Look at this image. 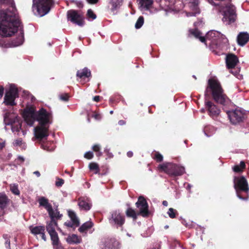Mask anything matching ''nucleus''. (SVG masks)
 I'll return each mask as SVG.
<instances>
[{
  "mask_svg": "<svg viewBox=\"0 0 249 249\" xmlns=\"http://www.w3.org/2000/svg\"><path fill=\"white\" fill-rule=\"evenodd\" d=\"M50 217H51V220H55V219H59L61 218L62 215L59 213V212L57 210H53L51 208V210L48 212Z\"/></svg>",
  "mask_w": 249,
  "mask_h": 249,
  "instance_id": "25",
  "label": "nucleus"
},
{
  "mask_svg": "<svg viewBox=\"0 0 249 249\" xmlns=\"http://www.w3.org/2000/svg\"><path fill=\"white\" fill-rule=\"evenodd\" d=\"M118 124L120 125H123L124 124H125V122L124 121V120H120L119 122H118Z\"/></svg>",
  "mask_w": 249,
  "mask_h": 249,
  "instance_id": "54",
  "label": "nucleus"
},
{
  "mask_svg": "<svg viewBox=\"0 0 249 249\" xmlns=\"http://www.w3.org/2000/svg\"><path fill=\"white\" fill-rule=\"evenodd\" d=\"M137 207L139 209V213L143 216H146L148 214V205L145 199L140 196L138 201L136 203Z\"/></svg>",
  "mask_w": 249,
  "mask_h": 249,
  "instance_id": "15",
  "label": "nucleus"
},
{
  "mask_svg": "<svg viewBox=\"0 0 249 249\" xmlns=\"http://www.w3.org/2000/svg\"><path fill=\"white\" fill-rule=\"evenodd\" d=\"M8 200V199L5 194L0 193V208L1 209H4L6 207Z\"/></svg>",
  "mask_w": 249,
  "mask_h": 249,
  "instance_id": "29",
  "label": "nucleus"
},
{
  "mask_svg": "<svg viewBox=\"0 0 249 249\" xmlns=\"http://www.w3.org/2000/svg\"><path fill=\"white\" fill-rule=\"evenodd\" d=\"M209 2L211 4L215 5L219 12L222 13L223 16L222 20L224 22H226V24H230L235 21L236 14L235 7L233 5L228 4L226 5L225 6H223L222 4H216L213 0H209Z\"/></svg>",
  "mask_w": 249,
  "mask_h": 249,
  "instance_id": "3",
  "label": "nucleus"
},
{
  "mask_svg": "<svg viewBox=\"0 0 249 249\" xmlns=\"http://www.w3.org/2000/svg\"><path fill=\"white\" fill-rule=\"evenodd\" d=\"M100 98L99 96H95L93 97V100L95 102H98L100 100Z\"/></svg>",
  "mask_w": 249,
  "mask_h": 249,
  "instance_id": "52",
  "label": "nucleus"
},
{
  "mask_svg": "<svg viewBox=\"0 0 249 249\" xmlns=\"http://www.w3.org/2000/svg\"><path fill=\"white\" fill-rule=\"evenodd\" d=\"M18 97V91L17 88L14 85H11L8 91L6 92L4 96V103L6 105H15V100Z\"/></svg>",
  "mask_w": 249,
  "mask_h": 249,
  "instance_id": "12",
  "label": "nucleus"
},
{
  "mask_svg": "<svg viewBox=\"0 0 249 249\" xmlns=\"http://www.w3.org/2000/svg\"><path fill=\"white\" fill-rule=\"evenodd\" d=\"M81 6H82V4L80 3V5H79L78 6H79V7H80Z\"/></svg>",
  "mask_w": 249,
  "mask_h": 249,
  "instance_id": "62",
  "label": "nucleus"
},
{
  "mask_svg": "<svg viewBox=\"0 0 249 249\" xmlns=\"http://www.w3.org/2000/svg\"><path fill=\"white\" fill-rule=\"evenodd\" d=\"M23 117L26 123L30 126L33 125L35 121L39 122L40 125L34 128L35 135L37 139H42L48 136V127L45 125L50 123L51 113L43 108L37 112L30 109L24 111Z\"/></svg>",
  "mask_w": 249,
  "mask_h": 249,
  "instance_id": "2",
  "label": "nucleus"
},
{
  "mask_svg": "<svg viewBox=\"0 0 249 249\" xmlns=\"http://www.w3.org/2000/svg\"><path fill=\"white\" fill-rule=\"evenodd\" d=\"M22 132H23V135L25 134V132L24 131H23Z\"/></svg>",
  "mask_w": 249,
  "mask_h": 249,
  "instance_id": "63",
  "label": "nucleus"
},
{
  "mask_svg": "<svg viewBox=\"0 0 249 249\" xmlns=\"http://www.w3.org/2000/svg\"><path fill=\"white\" fill-rule=\"evenodd\" d=\"M64 181L63 179L58 178L55 182V185L57 187H61L64 184Z\"/></svg>",
  "mask_w": 249,
  "mask_h": 249,
  "instance_id": "45",
  "label": "nucleus"
},
{
  "mask_svg": "<svg viewBox=\"0 0 249 249\" xmlns=\"http://www.w3.org/2000/svg\"><path fill=\"white\" fill-rule=\"evenodd\" d=\"M68 213L71 220L65 222L64 225L68 228H71L74 229L79 226V220L76 213L73 211L68 210Z\"/></svg>",
  "mask_w": 249,
  "mask_h": 249,
  "instance_id": "16",
  "label": "nucleus"
},
{
  "mask_svg": "<svg viewBox=\"0 0 249 249\" xmlns=\"http://www.w3.org/2000/svg\"><path fill=\"white\" fill-rule=\"evenodd\" d=\"M53 4V0H33L32 10L35 15L41 17L49 13Z\"/></svg>",
  "mask_w": 249,
  "mask_h": 249,
  "instance_id": "4",
  "label": "nucleus"
},
{
  "mask_svg": "<svg viewBox=\"0 0 249 249\" xmlns=\"http://www.w3.org/2000/svg\"><path fill=\"white\" fill-rule=\"evenodd\" d=\"M143 22H144L143 18L142 16L140 17L135 24V28L136 29L140 28L143 25Z\"/></svg>",
  "mask_w": 249,
  "mask_h": 249,
  "instance_id": "37",
  "label": "nucleus"
},
{
  "mask_svg": "<svg viewBox=\"0 0 249 249\" xmlns=\"http://www.w3.org/2000/svg\"><path fill=\"white\" fill-rule=\"evenodd\" d=\"M23 42V35L22 32L20 33V35L18 38V41H13L12 42V45L13 47H17L21 45Z\"/></svg>",
  "mask_w": 249,
  "mask_h": 249,
  "instance_id": "33",
  "label": "nucleus"
},
{
  "mask_svg": "<svg viewBox=\"0 0 249 249\" xmlns=\"http://www.w3.org/2000/svg\"><path fill=\"white\" fill-rule=\"evenodd\" d=\"M46 149L47 150H48V151L50 150V149H49V148H46Z\"/></svg>",
  "mask_w": 249,
  "mask_h": 249,
  "instance_id": "64",
  "label": "nucleus"
},
{
  "mask_svg": "<svg viewBox=\"0 0 249 249\" xmlns=\"http://www.w3.org/2000/svg\"><path fill=\"white\" fill-rule=\"evenodd\" d=\"M204 37L205 41L210 40L211 44L215 45L219 48L228 42V39L224 35L214 30L208 32Z\"/></svg>",
  "mask_w": 249,
  "mask_h": 249,
  "instance_id": "7",
  "label": "nucleus"
},
{
  "mask_svg": "<svg viewBox=\"0 0 249 249\" xmlns=\"http://www.w3.org/2000/svg\"><path fill=\"white\" fill-rule=\"evenodd\" d=\"M19 159L21 160L22 161L24 160V159L22 157H19Z\"/></svg>",
  "mask_w": 249,
  "mask_h": 249,
  "instance_id": "60",
  "label": "nucleus"
},
{
  "mask_svg": "<svg viewBox=\"0 0 249 249\" xmlns=\"http://www.w3.org/2000/svg\"><path fill=\"white\" fill-rule=\"evenodd\" d=\"M10 190L11 192L16 195H19L20 192L18 188V185L16 184L13 183L10 185Z\"/></svg>",
  "mask_w": 249,
  "mask_h": 249,
  "instance_id": "34",
  "label": "nucleus"
},
{
  "mask_svg": "<svg viewBox=\"0 0 249 249\" xmlns=\"http://www.w3.org/2000/svg\"><path fill=\"white\" fill-rule=\"evenodd\" d=\"M127 155L128 157H131L133 156V153L131 151H128L127 153Z\"/></svg>",
  "mask_w": 249,
  "mask_h": 249,
  "instance_id": "56",
  "label": "nucleus"
},
{
  "mask_svg": "<svg viewBox=\"0 0 249 249\" xmlns=\"http://www.w3.org/2000/svg\"><path fill=\"white\" fill-rule=\"evenodd\" d=\"M92 117L96 120H100L102 118V116L100 114L97 113H94L92 115Z\"/></svg>",
  "mask_w": 249,
  "mask_h": 249,
  "instance_id": "47",
  "label": "nucleus"
},
{
  "mask_svg": "<svg viewBox=\"0 0 249 249\" xmlns=\"http://www.w3.org/2000/svg\"><path fill=\"white\" fill-rule=\"evenodd\" d=\"M0 5L8 6L0 11V35L9 36L14 35L20 26L18 16L13 0H0Z\"/></svg>",
  "mask_w": 249,
  "mask_h": 249,
  "instance_id": "1",
  "label": "nucleus"
},
{
  "mask_svg": "<svg viewBox=\"0 0 249 249\" xmlns=\"http://www.w3.org/2000/svg\"><path fill=\"white\" fill-rule=\"evenodd\" d=\"M14 146H19L22 149H25L26 145L25 142H22L21 139L19 138L15 140L13 142Z\"/></svg>",
  "mask_w": 249,
  "mask_h": 249,
  "instance_id": "32",
  "label": "nucleus"
},
{
  "mask_svg": "<svg viewBox=\"0 0 249 249\" xmlns=\"http://www.w3.org/2000/svg\"><path fill=\"white\" fill-rule=\"evenodd\" d=\"M90 74V71L88 68H85L81 71H78L76 75L80 78H85L89 77Z\"/></svg>",
  "mask_w": 249,
  "mask_h": 249,
  "instance_id": "26",
  "label": "nucleus"
},
{
  "mask_svg": "<svg viewBox=\"0 0 249 249\" xmlns=\"http://www.w3.org/2000/svg\"><path fill=\"white\" fill-rule=\"evenodd\" d=\"M237 40L238 44L243 46L249 40V35L247 33H240L237 36Z\"/></svg>",
  "mask_w": 249,
  "mask_h": 249,
  "instance_id": "21",
  "label": "nucleus"
},
{
  "mask_svg": "<svg viewBox=\"0 0 249 249\" xmlns=\"http://www.w3.org/2000/svg\"><path fill=\"white\" fill-rule=\"evenodd\" d=\"M34 174H35V175H36L37 177H40V174L39 172V171H35V172H34Z\"/></svg>",
  "mask_w": 249,
  "mask_h": 249,
  "instance_id": "55",
  "label": "nucleus"
},
{
  "mask_svg": "<svg viewBox=\"0 0 249 249\" xmlns=\"http://www.w3.org/2000/svg\"><path fill=\"white\" fill-rule=\"evenodd\" d=\"M191 185L190 184H188L187 187V188L188 189H191Z\"/></svg>",
  "mask_w": 249,
  "mask_h": 249,
  "instance_id": "58",
  "label": "nucleus"
},
{
  "mask_svg": "<svg viewBox=\"0 0 249 249\" xmlns=\"http://www.w3.org/2000/svg\"><path fill=\"white\" fill-rule=\"evenodd\" d=\"M4 91V89L3 87L0 88V98H1L3 95Z\"/></svg>",
  "mask_w": 249,
  "mask_h": 249,
  "instance_id": "51",
  "label": "nucleus"
},
{
  "mask_svg": "<svg viewBox=\"0 0 249 249\" xmlns=\"http://www.w3.org/2000/svg\"><path fill=\"white\" fill-rule=\"evenodd\" d=\"M126 214L128 217H131L133 218L134 219H136L137 215L135 212L131 208H128L126 212Z\"/></svg>",
  "mask_w": 249,
  "mask_h": 249,
  "instance_id": "35",
  "label": "nucleus"
},
{
  "mask_svg": "<svg viewBox=\"0 0 249 249\" xmlns=\"http://www.w3.org/2000/svg\"><path fill=\"white\" fill-rule=\"evenodd\" d=\"M239 166L243 169L245 167V163L244 161H241L240 163Z\"/></svg>",
  "mask_w": 249,
  "mask_h": 249,
  "instance_id": "50",
  "label": "nucleus"
},
{
  "mask_svg": "<svg viewBox=\"0 0 249 249\" xmlns=\"http://www.w3.org/2000/svg\"><path fill=\"white\" fill-rule=\"evenodd\" d=\"M233 170L235 172H240L243 170V169L238 165L234 166L233 168Z\"/></svg>",
  "mask_w": 249,
  "mask_h": 249,
  "instance_id": "48",
  "label": "nucleus"
},
{
  "mask_svg": "<svg viewBox=\"0 0 249 249\" xmlns=\"http://www.w3.org/2000/svg\"><path fill=\"white\" fill-rule=\"evenodd\" d=\"M60 100L64 101H67L69 100V96L68 94H63L59 96Z\"/></svg>",
  "mask_w": 249,
  "mask_h": 249,
  "instance_id": "44",
  "label": "nucleus"
},
{
  "mask_svg": "<svg viewBox=\"0 0 249 249\" xmlns=\"http://www.w3.org/2000/svg\"><path fill=\"white\" fill-rule=\"evenodd\" d=\"M40 235H41V238L43 240H44V241H46V236L45 235V233H44V231L43 232V233H41L40 234Z\"/></svg>",
  "mask_w": 249,
  "mask_h": 249,
  "instance_id": "53",
  "label": "nucleus"
},
{
  "mask_svg": "<svg viewBox=\"0 0 249 249\" xmlns=\"http://www.w3.org/2000/svg\"><path fill=\"white\" fill-rule=\"evenodd\" d=\"M162 204L163 206H167L168 205V202L167 201L164 200L162 202Z\"/></svg>",
  "mask_w": 249,
  "mask_h": 249,
  "instance_id": "57",
  "label": "nucleus"
},
{
  "mask_svg": "<svg viewBox=\"0 0 249 249\" xmlns=\"http://www.w3.org/2000/svg\"><path fill=\"white\" fill-rule=\"evenodd\" d=\"M87 16L88 18H91V20L95 19L96 18V16L91 9L88 10Z\"/></svg>",
  "mask_w": 249,
  "mask_h": 249,
  "instance_id": "42",
  "label": "nucleus"
},
{
  "mask_svg": "<svg viewBox=\"0 0 249 249\" xmlns=\"http://www.w3.org/2000/svg\"><path fill=\"white\" fill-rule=\"evenodd\" d=\"M89 168L91 170L95 171V173H97L99 171L98 165L96 163H90L89 164Z\"/></svg>",
  "mask_w": 249,
  "mask_h": 249,
  "instance_id": "39",
  "label": "nucleus"
},
{
  "mask_svg": "<svg viewBox=\"0 0 249 249\" xmlns=\"http://www.w3.org/2000/svg\"><path fill=\"white\" fill-rule=\"evenodd\" d=\"M81 241V238L74 234L69 235L67 238V242L70 244H77Z\"/></svg>",
  "mask_w": 249,
  "mask_h": 249,
  "instance_id": "22",
  "label": "nucleus"
},
{
  "mask_svg": "<svg viewBox=\"0 0 249 249\" xmlns=\"http://www.w3.org/2000/svg\"><path fill=\"white\" fill-rule=\"evenodd\" d=\"M123 0H110L109 3L111 5V10L114 12L121 5Z\"/></svg>",
  "mask_w": 249,
  "mask_h": 249,
  "instance_id": "28",
  "label": "nucleus"
},
{
  "mask_svg": "<svg viewBox=\"0 0 249 249\" xmlns=\"http://www.w3.org/2000/svg\"><path fill=\"white\" fill-rule=\"evenodd\" d=\"M67 18L69 20L79 26H83L85 24L84 15L80 11L69 10L67 12Z\"/></svg>",
  "mask_w": 249,
  "mask_h": 249,
  "instance_id": "11",
  "label": "nucleus"
},
{
  "mask_svg": "<svg viewBox=\"0 0 249 249\" xmlns=\"http://www.w3.org/2000/svg\"><path fill=\"white\" fill-rule=\"evenodd\" d=\"M206 131H207V127H206V128H205L204 131H205V135H206L207 136L209 137V135H208L206 134Z\"/></svg>",
  "mask_w": 249,
  "mask_h": 249,
  "instance_id": "59",
  "label": "nucleus"
},
{
  "mask_svg": "<svg viewBox=\"0 0 249 249\" xmlns=\"http://www.w3.org/2000/svg\"><path fill=\"white\" fill-rule=\"evenodd\" d=\"M191 34L196 38H198L202 42H205V38L202 36V34L197 30H194L191 32Z\"/></svg>",
  "mask_w": 249,
  "mask_h": 249,
  "instance_id": "31",
  "label": "nucleus"
},
{
  "mask_svg": "<svg viewBox=\"0 0 249 249\" xmlns=\"http://www.w3.org/2000/svg\"><path fill=\"white\" fill-rule=\"evenodd\" d=\"M198 0H191L189 4L190 9L193 11L190 13H187V17L196 16L197 14H199L200 11L198 7Z\"/></svg>",
  "mask_w": 249,
  "mask_h": 249,
  "instance_id": "18",
  "label": "nucleus"
},
{
  "mask_svg": "<svg viewBox=\"0 0 249 249\" xmlns=\"http://www.w3.org/2000/svg\"><path fill=\"white\" fill-rule=\"evenodd\" d=\"M167 213L171 218H174L176 216L177 211L175 209L170 208L169 209Z\"/></svg>",
  "mask_w": 249,
  "mask_h": 249,
  "instance_id": "38",
  "label": "nucleus"
},
{
  "mask_svg": "<svg viewBox=\"0 0 249 249\" xmlns=\"http://www.w3.org/2000/svg\"><path fill=\"white\" fill-rule=\"evenodd\" d=\"M31 232L34 235L40 234L45 231L44 227L41 226L33 227L31 226L29 227Z\"/></svg>",
  "mask_w": 249,
  "mask_h": 249,
  "instance_id": "27",
  "label": "nucleus"
},
{
  "mask_svg": "<svg viewBox=\"0 0 249 249\" xmlns=\"http://www.w3.org/2000/svg\"><path fill=\"white\" fill-rule=\"evenodd\" d=\"M78 205L81 210L89 211L90 209L92 204L88 198L82 197L78 199Z\"/></svg>",
  "mask_w": 249,
  "mask_h": 249,
  "instance_id": "17",
  "label": "nucleus"
},
{
  "mask_svg": "<svg viewBox=\"0 0 249 249\" xmlns=\"http://www.w3.org/2000/svg\"><path fill=\"white\" fill-rule=\"evenodd\" d=\"M154 159L158 162H160L163 160V156L159 152H156L155 154Z\"/></svg>",
  "mask_w": 249,
  "mask_h": 249,
  "instance_id": "43",
  "label": "nucleus"
},
{
  "mask_svg": "<svg viewBox=\"0 0 249 249\" xmlns=\"http://www.w3.org/2000/svg\"><path fill=\"white\" fill-rule=\"evenodd\" d=\"M99 0H87L88 3L91 4H96L98 2Z\"/></svg>",
  "mask_w": 249,
  "mask_h": 249,
  "instance_id": "49",
  "label": "nucleus"
},
{
  "mask_svg": "<svg viewBox=\"0 0 249 249\" xmlns=\"http://www.w3.org/2000/svg\"><path fill=\"white\" fill-rule=\"evenodd\" d=\"M158 168L170 176H181L185 172L184 167L170 162L160 164Z\"/></svg>",
  "mask_w": 249,
  "mask_h": 249,
  "instance_id": "6",
  "label": "nucleus"
},
{
  "mask_svg": "<svg viewBox=\"0 0 249 249\" xmlns=\"http://www.w3.org/2000/svg\"><path fill=\"white\" fill-rule=\"evenodd\" d=\"M206 106L211 116H217L219 114L220 109L211 102H206Z\"/></svg>",
  "mask_w": 249,
  "mask_h": 249,
  "instance_id": "20",
  "label": "nucleus"
},
{
  "mask_svg": "<svg viewBox=\"0 0 249 249\" xmlns=\"http://www.w3.org/2000/svg\"><path fill=\"white\" fill-rule=\"evenodd\" d=\"M38 201L39 205L44 207L48 212L51 210L52 206L51 204L49 203L48 199L44 197H41L38 199Z\"/></svg>",
  "mask_w": 249,
  "mask_h": 249,
  "instance_id": "23",
  "label": "nucleus"
},
{
  "mask_svg": "<svg viewBox=\"0 0 249 249\" xmlns=\"http://www.w3.org/2000/svg\"><path fill=\"white\" fill-rule=\"evenodd\" d=\"M140 7L146 10L149 9L153 3V0H138Z\"/></svg>",
  "mask_w": 249,
  "mask_h": 249,
  "instance_id": "24",
  "label": "nucleus"
},
{
  "mask_svg": "<svg viewBox=\"0 0 249 249\" xmlns=\"http://www.w3.org/2000/svg\"><path fill=\"white\" fill-rule=\"evenodd\" d=\"M46 230L49 233L54 248L59 249V240L58 234L55 231L57 228V224L55 220H51L49 222H47L46 225Z\"/></svg>",
  "mask_w": 249,
  "mask_h": 249,
  "instance_id": "9",
  "label": "nucleus"
},
{
  "mask_svg": "<svg viewBox=\"0 0 249 249\" xmlns=\"http://www.w3.org/2000/svg\"><path fill=\"white\" fill-rule=\"evenodd\" d=\"M93 156L92 152L89 151L87 152L84 155L85 158L87 159H91Z\"/></svg>",
  "mask_w": 249,
  "mask_h": 249,
  "instance_id": "46",
  "label": "nucleus"
},
{
  "mask_svg": "<svg viewBox=\"0 0 249 249\" xmlns=\"http://www.w3.org/2000/svg\"><path fill=\"white\" fill-rule=\"evenodd\" d=\"M113 111L112 110H111V111H110V114H112V113H113Z\"/></svg>",
  "mask_w": 249,
  "mask_h": 249,
  "instance_id": "61",
  "label": "nucleus"
},
{
  "mask_svg": "<svg viewBox=\"0 0 249 249\" xmlns=\"http://www.w3.org/2000/svg\"><path fill=\"white\" fill-rule=\"evenodd\" d=\"M108 221L112 225L122 226L124 223L125 218L119 211L116 210L111 213Z\"/></svg>",
  "mask_w": 249,
  "mask_h": 249,
  "instance_id": "13",
  "label": "nucleus"
},
{
  "mask_svg": "<svg viewBox=\"0 0 249 249\" xmlns=\"http://www.w3.org/2000/svg\"><path fill=\"white\" fill-rule=\"evenodd\" d=\"M113 242L111 240L106 241L105 246L103 248V249H113Z\"/></svg>",
  "mask_w": 249,
  "mask_h": 249,
  "instance_id": "40",
  "label": "nucleus"
},
{
  "mask_svg": "<svg viewBox=\"0 0 249 249\" xmlns=\"http://www.w3.org/2000/svg\"><path fill=\"white\" fill-rule=\"evenodd\" d=\"M3 238L5 240V246L6 248L7 249H11L10 236L7 234H4L3 235Z\"/></svg>",
  "mask_w": 249,
  "mask_h": 249,
  "instance_id": "36",
  "label": "nucleus"
},
{
  "mask_svg": "<svg viewBox=\"0 0 249 249\" xmlns=\"http://www.w3.org/2000/svg\"><path fill=\"white\" fill-rule=\"evenodd\" d=\"M92 149L94 151L97 152L96 155L100 157L102 155V152L100 151V146L98 144H96L93 146Z\"/></svg>",
  "mask_w": 249,
  "mask_h": 249,
  "instance_id": "41",
  "label": "nucleus"
},
{
  "mask_svg": "<svg viewBox=\"0 0 249 249\" xmlns=\"http://www.w3.org/2000/svg\"><path fill=\"white\" fill-rule=\"evenodd\" d=\"M227 113L231 122L235 124L242 122L244 117V112L239 109L228 111Z\"/></svg>",
  "mask_w": 249,
  "mask_h": 249,
  "instance_id": "14",
  "label": "nucleus"
},
{
  "mask_svg": "<svg viewBox=\"0 0 249 249\" xmlns=\"http://www.w3.org/2000/svg\"><path fill=\"white\" fill-rule=\"evenodd\" d=\"M11 115L9 113H6L4 117V121L6 125H11V129L13 132H18L21 129V124L19 118L15 115H13V118L10 117Z\"/></svg>",
  "mask_w": 249,
  "mask_h": 249,
  "instance_id": "10",
  "label": "nucleus"
},
{
  "mask_svg": "<svg viewBox=\"0 0 249 249\" xmlns=\"http://www.w3.org/2000/svg\"><path fill=\"white\" fill-rule=\"evenodd\" d=\"M93 225V223L91 222V221L85 222L79 228V231L80 232H84L88 229L91 228Z\"/></svg>",
  "mask_w": 249,
  "mask_h": 249,
  "instance_id": "30",
  "label": "nucleus"
},
{
  "mask_svg": "<svg viewBox=\"0 0 249 249\" xmlns=\"http://www.w3.org/2000/svg\"><path fill=\"white\" fill-rule=\"evenodd\" d=\"M233 182L234 187L236 190L237 197L241 200H247V198L241 196L240 195V192L241 191L245 192L246 193H248L249 192V187L246 178L243 176L235 177L234 178Z\"/></svg>",
  "mask_w": 249,
  "mask_h": 249,
  "instance_id": "8",
  "label": "nucleus"
},
{
  "mask_svg": "<svg viewBox=\"0 0 249 249\" xmlns=\"http://www.w3.org/2000/svg\"><path fill=\"white\" fill-rule=\"evenodd\" d=\"M227 67L228 69H232L235 67L238 62L237 57L233 54H229L226 59Z\"/></svg>",
  "mask_w": 249,
  "mask_h": 249,
  "instance_id": "19",
  "label": "nucleus"
},
{
  "mask_svg": "<svg viewBox=\"0 0 249 249\" xmlns=\"http://www.w3.org/2000/svg\"><path fill=\"white\" fill-rule=\"evenodd\" d=\"M209 87L212 91V95L214 100L218 103L223 104L226 100L225 95L223 94L219 82L215 79L209 80Z\"/></svg>",
  "mask_w": 249,
  "mask_h": 249,
  "instance_id": "5",
  "label": "nucleus"
}]
</instances>
